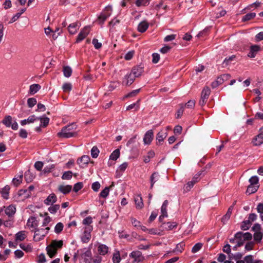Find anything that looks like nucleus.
Instances as JSON below:
<instances>
[{"label":"nucleus","instance_id":"nucleus-1","mask_svg":"<svg viewBox=\"0 0 263 263\" xmlns=\"http://www.w3.org/2000/svg\"><path fill=\"white\" fill-rule=\"evenodd\" d=\"M252 238V234L249 232L245 233L238 232L235 234V238L230 240V242L236 244V246L238 247L241 246L251 247L252 246L250 243Z\"/></svg>","mask_w":263,"mask_h":263},{"label":"nucleus","instance_id":"nucleus-2","mask_svg":"<svg viewBox=\"0 0 263 263\" xmlns=\"http://www.w3.org/2000/svg\"><path fill=\"white\" fill-rule=\"evenodd\" d=\"M92 218L88 216L83 219V230H84V236H83V242L88 241L91 237L90 233L92 231L93 228Z\"/></svg>","mask_w":263,"mask_h":263},{"label":"nucleus","instance_id":"nucleus-3","mask_svg":"<svg viewBox=\"0 0 263 263\" xmlns=\"http://www.w3.org/2000/svg\"><path fill=\"white\" fill-rule=\"evenodd\" d=\"M76 132L72 131L71 126L69 125L63 127L61 131L58 133V136L61 138H68L73 137Z\"/></svg>","mask_w":263,"mask_h":263},{"label":"nucleus","instance_id":"nucleus-4","mask_svg":"<svg viewBox=\"0 0 263 263\" xmlns=\"http://www.w3.org/2000/svg\"><path fill=\"white\" fill-rule=\"evenodd\" d=\"M27 236V233L25 231H20L15 234L14 242L9 241V247H15V246L19 245L20 247H22L21 244L18 243L24 240Z\"/></svg>","mask_w":263,"mask_h":263},{"label":"nucleus","instance_id":"nucleus-5","mask_svg":"<svg viewBox=\"0 0 263 263\" xmlns=\"http://www.w3.org/2000/svg\"><path fill=\"white\" fill-rule=\"evenodd\" d=\"M49 230V227L45 228L37 229L34 231L33 239L35 241H38L41 240L47 233Z\"/></svg>","mask_w":263,"mask_h":263},{"label":"nucleus","instance_id":"nucleus-6","mask_svg":"<svg viewBox=\"0 0 263 263\" xmlns=\"http://www.w3.org/2000/svg\"><path fill=\"white\" fill-rule=\"evenodd\" d=\"M210 92L211 90L209 87H205L203 88L201 92V98L199 101V104L201 106H203L205 104V103L207 102L209 96L210 94Z\"/></svg>","mask_w":263,"mask_h":263},{"label":"nucleus","instance_id":"nucleus-7","mask_svg":"<svg viewBox=\"0 0 263 263\" xmlns=\"http://www.w3.org/2000/svg\"><path fill=\"white\" fill-rule=\"evenodd\" d=\"M231 78L229 74H224L218 77L216 81L212 84V86L214 88L219 85L222 84L224 81L228 80Z\"/></svg>","mask_w":263,"mask_h":263},{"label":"nucleus","instance_id":"nucleus-8","mask_svg":"<svg viewBox=\"0 0 263 263\" xmlns=\"http://www.w3.org/2000/svg\"><path fill=\"white\" fill-rule=\"evenodd\" d=\"M111 11V7L110 6H108L105 8L104 11L101 13L98 17V20L100 22V23L102 24L104 21L110 15Z\"/></svg>","mask_w":263,"mask_h":263},{"label":"nucleus","instance_id":"nucleus-9","mask_svg":"<svg viewBox=\"0 0 263 263\" xmlns=\"http://www.w3.org/2000/svg\"><path fill=\"white\" fill-rule=\"evenodd\" d=\"M27 227L31 231H33L36 230L37 226V221L35 217H31L28 220L27 223Z\"/></svg>","mask_w":263,"mask_h":263},{"label":"nucleus","instance_id":"nucleus-10","mask_svg":"<svg viewBox=\"0 0 263 263\" xmlns=\"http://www.w3.org/2000/svg\"><path fill=\"white\" fill-rule=\"evenodd\" d=\"M263 234L261 232H256L253 235V240H251V245H258L262 238Z\"/></svg>","mask_w":263,"mask_h":263},{"label":"nucleus","instance_id":"nucleus-11","mask_svg":"<svg viewBox=\"0 0 263 263\" xmlns=\"http://www.w3.org/2000/svg\"><path fill=\"white\" fill-rule=\"evenodd\" d=\"M252 143L254 146H259L263 143V131L253 138Z\"/></svg>","mask_w":263,"mask_h":263},{"label":"nucleus","instance_id":"nucleus-12","mask_svg":"<svg viewBox=\"0 0 263 263\" xmlns=\"http://www.w3.org/2000/svg\"><path fill=\"white\" fill-rule=\"evenodd\" d=\"M260 49V47L258 45H254L250 47V51L248 54V56L251 58H253L256 56L257 52Z\"/></svg>","mask_w":263,"mask_h":263},{"label":"nucleus","instance_id":"nucleus-13","mask_svg":"<svg viewBox=\"0 0 263 263\" xmlns=\"http://www.w3.org/2000/svg\"><path fill=\"white\" fill-rule=\"evenodd\" d=\"M81 24L80 22H75L70 24L68 27V30L70 34H74L77 32L78 29L80 27Z\"/></svg>","mask_w":263,"mask_h":263},{"label":"nucleus","instance_id":"nucleus-14","mask_svg":"<svg viewBox=\"0 0 263 263\" xmlns=\"http://www.w3.org/2000/svg\"><path fill=\"white\" fill-rule=\"evenodd\" d=\"M134 201L137 209H142L144 206L142 198L139 195H137L134 197Z\"/></svg>","mask_w":263,"mask_h":263},{"label":"nucleus","instance_id":"nucleus-15","mask_svg":"<svg viewBox=\"0 0 263 263\" xmlns=\"http://www.w3.org/2000/svg\"><path fill=\"white\" fill-rule=\"evenodd\" d=\"M154 134L152 130L147 131L144 135L143 138L144 143L145 144H149L153 139Z\"/></svg>","mask_w":263,"mask_h":263},{"label":"nucleus","instance_id":"nucleus-16","mask_svg":"<svg viewBox=\"0 0 263 263\" xmlns=\"http://www.w3.org/2000/svg\"><path fill=\"white\" fill-rule=\"evenodd\" d=\"M72 189V186L70 185L60 184L58 186V190L61 193L66 194L69 193Z\"/></svg>","mask_w":263,"mask_h":263},{"label":"nucleus","instance_id":"nucleus-17","mask_svg":"<svg viewBox=\"0 0 263 263\" xmlns=\"http://www.w3.org/2000/svg\"><path fill=\"white\" fill-rule=\"evenodd\" d=\"M130 257L134 259V261L136 262H140L143 260V257L141 253L139 251H133L130 254Z\"/></svg>","mask_w":263,"mask_h":263},{"label":"nucleus","instance_id":"nucleus-18","mask_svg":"<svg viewBox=\"0 0 263 263\" xmlns=\"http://www.w3.org/2000/svg\"><path fill=\"white\" fill-rule=\"evenodd\" d=\"M143 72V67L141 66H137L134 67L132 70V74L134 75V77H140Z\"/></svg>","mask_w":263,"mask_h":263},{"label":"nucleus","instance_id":"nucleus-19","mask_svg":"<svg viewBox=\"0 0 263 263\" xmlns=\"http://www.w3.org/2000/svg\"><path fill=\"white\" fill-rule=\"evenodd\" d=\"M38 120V118L35 117V115H32L30 117H29L27 119H25L23 120H22L21 121V124L22 125H25L26 124H30L33 123L36 120Z\"/></svg>","mask_w":263,"mask_h":263},{"label":"nucleus","instance_id":"nucleus-20","mask_svg":"<svg viewBox=\"0 0 263 263\" xmlns=\"http://www.w3.org/2000/svg\"><path fill=\"white\" fill-rule=\"evenodd\" d=\"M233 210V206L232 205L229 208L227 213L222 217L221 218V222L223 223L224 224L230 218Z\"/></svg>","mask_w":263,"mask_h":263},{"label":"nucleus","instance_id":"nucleus-21","mask_svg":"<svg viewBox=\"0 0 263 263\" xmlns=\"http://www.w3.org/2000/svg\"><path fill=\"white\" fill-rule=\"evenodd\" d=\"M135 80V77L132 76V73L126 75L124 77L123 83L126 85L129 86L131 85Z\"/></svg>","mask_w":263,"mask_h":263},{"label":"nucleus","instance_id":"nucleus-22","mask_svg":"<svg viewBox=\"0 0 263 263\" xmlns=\"http://www.w3.org/2000/svg\"><path fill=\"white\" fill-rule=\"evenodd\" d=\"M148 27V23L145 21L141 22L138 26V30L140 32H145Z\"/></svg>","mask_w":263,"mask_h":263},{"label":"nucleus","instance_id":"nucleus-23","mask_svg":"<svg viewBox=\"0 0 263 263\" xmlns=\"http://www.w3.org/2000/svg\"><path fill=\"white\" fill-rule=\"evenodd\" d=\"M41 88V86L38 84H33L29 87V93L33 95L36 93Z\"/></svg>","mask_w":263,"mask_h":263},{"label":"nucleus","instance_id":"nucleus-24","mask_svg":"<svg viewBox=\"0 0 263 263\" xmlns=\"http://www.w3.org/2000/svg\"><path fill=\"white\" fill-rule=\"evenodd\" d=\"M177 226V223L175 222H168L166 223H163V228L167 231H170L176 228Z\"/></svg>","mask_w":263,"mask_h":263},{"label":"nucleus","instance_id":"nucleus-25","mask_svg":"<svg viewBox=\"0 0 263 263\" xmlns=\"http://www.w3.org/2000/svg\"><path fill=\"white\" fill-rule=\"evenodd\" d=\"M5 211L6 214L10 217L15 213L16 208L14 205H10L6 208Z\"/></svg>","mask_w":263,"mask_h":263},{"label":"nucleus","instance_id":"nucleus-26","mask_svg":"<svg viewBox=\"0 0 263 263\" xmlns=\"http://www.w3.org/2000/svg\"><path fill=\"white\" fill-rule=\"evenodd\" d=\"M57 201V197L55 194H51L48 196L47 199L45 200V203L49 205L52 204Z\"/></svg>","mask_w":263,"mask_h":263},{"label":"nucleus","instance_id":"nucleus-27","mask_svg":"<svg viewBox=\"0 0 263 263\" xmlns=\"http://www.w3.org/2000/svg\"><path fill=\"white\" fill-rule=\"evenodd\" d=\"M64 76L66 78H69L71 76L72 73V69L68 66H64L63 67V70Z\"/></svg>","mask_w":263,"mask_h":263},{"label":"nucleus","instance_id":"nucleus-28","mask_svg":"<svg viewBox=\"0 0 263 263\" xmlns=\"http://www.w3.org/2000/svg\"><path fill=\"white\" fill-rule=\"evenodd\" d=\"M23 174L16 176L12 180V183L15 186H18L22 182L23 180Z\"/></svg>","mask_w":263,"mask_h":263},{"label":"nucleus","instance_id":"nucleus-29","mask_svg":"<svg viewBox=\"0 0 263 263\" xmlns=\"http://www.w3.org/2000/svg\"><path fill=\"white\" fill-rule=\"evenodd\" d=\"M89 71V69L86 70L85 72V74H83V81H85L86 82H91L93 80V77L92 74L88 73Z\"/></svg>","mask_w":263,"mask_h":263},{"label":"nucleus","instance_id":"nucleus-30","mask_svg":"<svg viewBox=\"0 0 263 263\" xmlns=\"http://www.w3.org/2000/svg\"><path fill=\"white\" fill-rule=\"evenodd\" d=\"M246 263H262L261 260H254L252 255H248L245 257Z\"/></svg>","mask_w":263,"mask_h":263},{"label":"nucleus","instance_id":"nucleus-31","mask_svg":"<svg viewBox=\"0 0 263 263\" xmlns=\"http://www.w3.org/2000/svg\"><path fill=\"white\" fill-rule=\"evenodd\" d=\"M167 133L166 132L160 131L157 136L156 140L161 143L166 137Z\"/></svg>","mask_w":263,"mask_h":263},{"label":"nucleus","instance_id":"nucleus-32","mask_svg":"<svg viewBox=\"0 0 263 263\" xmlns=\"http://www.w3.org/2000/svg\"><path fill=\"white\" fill-rule=\"evenodd\" d=\"M159 175L157 172L154 173L150 178L151 181V187L152 188L155 183L158 180Z\"/></svg>","mask_w":263,"mask_h":263},{"label":"nucleus","instance_id":"nucleus-33","mask_svg":"<svg viewBox=\"0 0 263 263\" xmlns=\"http://www.w3.org/2000/svg\"><path fill=\"white\" fill-rule=\"evenodd\" d=\"M38 120H40L41 121V126L44 127H46L49 122V119L46 117L38 118Z\"/></svg>","mask_w":263,"mask_h":263},{"label":"nucleus","instance_id":"nucleus-34","mask_svg":"<svg viewBox=\"0 0 263 263\" xmlns=\"http://www.w3.org/2000/svg\"><path fill=\"white\" fill-rule=\"evenodd\" d=\"M48 255L50 258H52L57 252V248H46Z\"/></svg>","mask_w":263,"mask_h":263},{"label":"nucleus","instance_id":"nucleus-35","mask_svg":"<svg viewBox=\"0 0 263 263\" xmlns=\"http://www.w3.org/2000/svg\"><path fill=\"white\" fill-rule=\"evenodd\" d=\"M120 152L119 149L115 150L110 156V159L116 160L120 156Z\"/></svg>","mask_w":263,"mask_h":263},{"label":"nucleus","instance_id":"nucleus-36","mask_svg":"<svg viewBox=\"0 0 263 263\" xmlns=\"http://www.w3.org/2000/svg\"><path fill=\"white\" fill-rule=\"evenodd\" d=\"M18 195L22 196L23 199H26L30 196L29 191L25 190H21L18 192Z\"/></svg>","mask_w":263,"mask_h":263},{"label":"nucleus","instance_id":"nucleus-37","mask_svg":"<svg viewBox=\"0 0 263 263\" xmlns=\"http://www.w3.org/2000/svg\"><path fill=\"white\" fill-rule=\"evenodd\" d=\"M110 187H105L100 193V197L106 198L109 194Z\"/></svg>","mask_w":263,"mask_h":263},{"label":"nucleus","instance_id":"nucleus-38","mask_svg":"<svg viewBox=\"0 0 263 263\" xmlns=\"http://www.w3.org/2000/svg\"><path fill=\"white\" fill-rule=\"evenodd\" d=\"M128 164L127 162H124L121 164L116 171V173L119 174L120 172H124L127 167Z\"/></svg>","mask_w":263,"mask_h":263},{"label":"nucleus","instance_id":"nucleus-39","mask_svg":"<svg viewBox=\"0 0 263 263\" xmlns=\"http://www.w3.org/2000/svg\"><path fill=\"white\" fill-rule=\"evenodd\" d=\"M12 117L10 116H8L5 118V119L3 120L2 122L7 127H10L12 123Z\"/></svg>","mask_w":263,"mask_h":263},{"label":"nucleus","instance_id":"nucleus-40","mask_svg":"<svg viewBox=\"0 0 263 263\" xmlns=\"http://www.w3.org/2000/svg\"><path fill=\"white\" fill-rule=\"evenodd\" d=\"M150 0H137L135 2L138 7L145 6L149 4Z\"/></svg>","mask_w":263,"mask_h":263},{"label":"nucleus","instance_id":"nucleus-41","mask_svg":"<svg viewBox=\"0 0 263 263\" xmlns=\"http://www.w3.org/2000/svg\"><path fill=\"white\" fill-rule=\"evenodd\" d=\"M195 103L196 102L195 100H190L183 106V107L188 109H193L195 105Z\"/></svg>","mask_w":263,"mask_h":263},{"label":"nucleus","instance_id":"nucleus-42","mask_svg":"<svg viewBox=\"0 0 263 263\" xmlns=\"http://www.w3.org/2000/svg\"><path fill=\"white\" fill-rule=\"evenodd\" d=\"M63 245L62 240H52L51 243L47 247H62Z\"/></svg>","mask_w":263,"mask_h":263},{"label":"nucleus","instance_id":"nucleus-43","mask_svg":"<svg viewBox=\"0 0 263 263\" xmlns=\"http://www.w3.org/2000/svg\"><path fill=\"white\" fill-rule=\"evenodd\" d=\"M121 260L120 254L119 251L115 252L112 257L114 263H119Z\"/></svg>","mask_w":263,"mask_h":263},{"label":"nucleus","instance_id":"nucleus-44","mask_svg":"<svg viewBox=\"0 0 263 263\" xmlns=\"http://www.w3.org/2000/svg\"><path fill=\"white\" fill-rule=\"evenodd\" d=\"M72 88V85L70 83H65L62 86V89L65 92H69Z\"/></svg>","mask_w":263,"mask_h":263},{"label":"nucleus","instance_id":"nucleus-45","mask_svg":"<svg viewBox=\"0 0 263 263\" xmlns=\"http://www.w3.org/2000/svg\"><path fill=\"white\" fill-rule=\"evenodd\" d=\"M155 156V153L153 151H150L148 153L147 156H145L143 161L145 163L149 162L151 158H153Z\"/></svg>","mask_w":263,"mask_h":263},{"label":"nucleus","instance_id":"nucleus-46","mask_svg":"<svg viewBox=\"0 0 263 263\" xmlns=\"http://www.w3.org/2000/svg\"><path fill=\"white\" fill-rule=\"evenodd\" d=\"M99 150L97 146H93L91 150V155L92 158H96L98 156Z\"/></svg>","mask_w":263,"mask_h":263},{"label":"nucleus","instance_id":"nucleus-47","mask_svg":"<svg viewBox=\"0 0 263 263\" xmlns=\"http://www.w3.org/2000/svg\"><path fill=\"white\" fill-rule=\"evenodd\" d=\"M256 15V14L255 13H249L245 15L242 20L243 22H246L247 21H249L252 18H253Z\"/></svg>","mask_w":263,"mask_h":263},{"label":"nucleus","instance_id":"nucleus-48","mask_svg":"<svg viewBox=\"0 0 263 263\" xmlns=\"http://www.w3.org/2000/svg\"><path fill=\"white\" fill-rule=\"evenodd\" d=\"M139 102H140V99H139L136 103H133L132 104L128 105L126 107V110H129L134 109V108H135L136 110H138L139 108Z\"/></svg>","mask_w":263,"mask_h":263},{"label":"nucleus","instance_id":"nucleus-49","mask_svg":"<svg viewBox=\"0 0 263 263\" xmlns=\"http://www.w3.org/2000/svg\"><path fill=\"white\" fill-rule=\"evenodd\" d=\"M10 190V187L9 186H6L2 190V194L3 197L5 199L8 198L9 196V191Z\"/></svg>","mask_w":263,"mask_h":263},{"label":"nucleus","instance_id":"nucleus-50","mask_svg":"<svg viewBox=\"0 0 263 263\" xmlns=\"http://www.w3.org/2000/svg\"><path fill=\"white\" fill-rule=\"evenodd\" d=\"M33 176L31 174V172L29 171L26 172L25 173V178L27 182H31L33 180Z\"/></svg>","mask_w":263,"mask_h":263},{"label":"nucleus","instance_id":"nucleus-51","mask_svg":"<svg viewBox=\"0 0 263 263\" xmlns=\"http://www.w3.org/2000/svg\"><path fill=\"white\" fill-rule=\"evenodd\" d=\"M72 173L71 171L65 172L62 176L63 180H69L72 178Z\"/></svg>","mask_w":263,"mask_h":263},{"label":"nucleus","instance_id":"nucleus-52","mask_svg":"<svg viewBox=\"0 0 263 263\" xmlns=\"http://www.w3.org/2000/svg\"><path fill=\"white\" fill-rule=\"evenodd\" d=\"M167 208L164 206L161 207V215L159 217V220L160 221H162V219L167 216Z\"/></svg>","mask_w":263,"mask_h":263},{"label":"nucleus","instance_id":"nucleus-53","mask_svg":"<svg viewBox=\"0 0 263 263\" xmlns=\"http://www.w3.org/2000/svg\"><path fill=\"white\" fill-rule=\"evenodd\" d=\"M36 100L33 98H30L27 100V104L30 108L34 106L36 104Z\"/></svg>","mask_w":263,"mask_h":263},{"label":"nucleus","instance_id":"nucleus-54","mask_svg":"<svg viewBox=\"0 0 263 263\" xmlns=\"http://www.w3.org/2000/svg\"><path fill=\"white\" fill-rule=\"evenodd\" d=\"M194 184L191 181L187 182L183 187V191L184 192H187L190 191L192 187L194 186Z\"/></svg>","mask_w":263,"mask_h":263},{"label":"nucleus","instance_id":"nucleus-55","mask_svg":"<svg viewBox=\"0 0 263 263\" xmlns=\"http://www.w3.org/2000/svg\"><path fill=\"white\" fill-rule=\"evenodd\" d=\"M59 208H60L59 205L54 204V205H53L50 206L48 208V210L51 213L54 214L58 211V210H59Z\"/></svg>","mask_w":263,"mask_h":263},{"label":"nucleus","instance_id":"nucleus-56","mask_svg":"<svg viewBox=\"0 0 263 263\" xmlns=\"http://www.w3.org/2000/svg\"><path fill=\"white\" fill-rule=\"evenodd\" d=\"M257 189L251 185H250L248 186L247 190L246 191V193L248 194L249 195L251 194L252 193H255L257 191Z\"/></svg>","mask_w":263,"mask_h":263},{"label":"nucleus","instance_id":"nucleus-57","mask_svg":"<svg viewBox=\"0 0 263 263\" xmlns=\"http://www.w3.org/2000/svg\"><path fill=\"white\" fill-rule=\"evenodd\" d=\"M63 229V224L61 222L57 224L54 228V231L56 233H60Z\"/></svg>","mask_w":263,"mask_h":263},{"label":"nucleus","instance_id":"nucleus-58","mask_svg":"<svg viewBox=\"0 0 263 263\" xmlns=\"http://www.w3.org/2000/svg\"><path fill=\"white\" fill-rule=\"evenodd\" d=\"M250 225L251 222L248 220H246L242 222L241 226V228L243 230H247L249 229Z\"/></svg>","mask_w":263,"mask_h":263},{"label":"nucleus","instance_id":"nucleus-59","mask_svg":"<svg viewBox=\"0 0 263 263\" xmlns=\"http://www.w3.org/2000/svg\"><path fill=\"white\" fill-rule=\"evenodd\" d=\"M100 187H101V184L98 181L93 182L91 186L92 189L95 192H98L99 191V189L100 188Z\"/></svg>","mask_w":263,"mask_h":263},{"label":"nucleus","instance_id":"nucleus-60","mask_svg":"<svg viewBox=\"0 0 263 263\" xmlns=\"http://www.w3.org/2000/svg\"><path fill=\"white\" fill-rule=\"evenodd\" d=\"M249 182H250V185H251L256 184L258 182V178L256 176H253L249 179Z\"/></svg>","mask_w":263,"mask_h":263},{"label":"nucleus","instance_id":"nucleus-61","mask_svg":"<svg viewBox=\"0 0 263 263\" xmlns=\"http://www.w3.org/2000/svg\"><path fill=\"white\" fill-rule=\"evenodd\" d=\"M153 60L152 62L153 63H157L160 60V55L157 53H154L152 54Z\"/></svg>","mask_w":263,"mask_h":263},{"label":"nucleus","instance_id":"nucleus-62","mask_svg":"<svg viewBox=\"0 0 263 263\" xmlns=\"http://www.w3.org/2000/svg\"><path fill=\"white\" fill-rule=\"evenodd\" d=\"M45 255L43 253H41L37 257V261L40 263H43L46 262Z\"/></svg>","mask_w":263,"mask_h":263},{"label":"nucleus","instance_id":"nucleus-63","mask_svg":"<svg viewBox=\"0 0 263 263\" xmlns=\"http://www.w3.org/2000/svg\"><path fill=\"white\" fill-rule=\"evenodd\" d=\"M139 91H140L139 89L133 90L132 92L128 93L125 97L126 98L133 97L135 96L136 95H137L139 93Z\"/></svg>","mask_w":263,"mask_h":263},{"label":"nucleus","instance_id":"nucleus-64","mask_svg":"<svg viewBox=\"0 0 263 263\" xmlns=\"http://www.w3.org/2000/svg\"><path fill=\"white\" fill-rule=\"evenodd\" d=\"M92 44H93L95 47L96 49H99L102 46V44L100 42H98V40L97 39H94L92 40Z\"/></svg>","mask_w":263,"mask_h":263}]
</instances>
